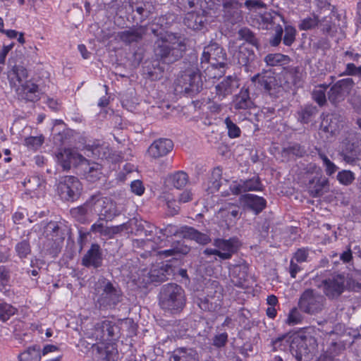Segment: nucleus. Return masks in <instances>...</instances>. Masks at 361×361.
I'll use <instances>...</instances> for the list:
<instances>
[{
	"instance_id": "nucleus-6",
	"label": "nucleus",
	"mask_w": 361,
	"mask_h": 361,
	"mask_svg": "<svg viewBox=\"0 0 361 361\" xmlns=\"http://www.w3.org/2000/svg\"><path fill=\"white\" fill-rule=\"evenodd\" d=\"M87 337L94 338L99 343L92 344L93 351H96L97 355L105 361H116L118 360V350L116 344L111 342H105L104 334L102 331H99L97 323L94 325L92 332L87 333Z\"/></svg>"
},
{
	"instance_id": "nucleus-33",
	"label": "nucleus",
	"mask_w": 361,
	"mask_h": 361,
	"mask_svg": "<svg viewBox=\"0 0 361 361\" xmlns=\"http://www.w3.org/2000/svg\"><path fill=\"white\" fill-rule=\"evenodd\" d=\"M255 56L254 51L243 44L233 54V60L240 66H246L250 61H252Z\"/></svg>"
},
{
	"instance_id": "nucleus-5",
	"label": "nucleus",
	"mask_w": 361,
	"mask_h": 361,
	"mask_svg": "<svg viewBox=\"0 0 361 361\" xmlns=\"http://www.w3.org/2000/svg\"><path fill=\"white\" fill-rule=\"evenodd\" d=\"M201 75L197 69H187L183 71L176 81V90L184 92L193 96L202 89Z\"/></svg>"
},
{
	"instance_id": "nucleus-32",
	"label": "nucleus",
	"mask_w": 361,
	"mask_h": 361,
	"mask_svg": "<svg viewBox=\"0 0 361 361\" xmlns=\"http://www.w3.org/2000/svg\"><path fill=\"white\" fill-rule=\"evenodd\" d=\"M219 214L221 218L224 219L227 226H230L235 224L240 218V207L235 204H228L224 207L220 209Z\"/></svg>"
},
{
	"instance_id": "nucleus-3",
	"label": "nucleus",
	"mask_w": 361,
	"mask_h": 361,
	"mask_svg": "<svg viewBox=\"0 0 361 361\" xmlns=\"http://www.w3.org/2000/svg\"><path fill=\"white\" fill-rule=\"evenodd\" d=\"M123 293L106 279L99 280L95 288V300L99 308H114L122 300Z\"/></svg>"
},
{
	"instance_id": "nucleus-15",
	"label": "nucleus",
	"mask_w": 361,
	"mask_h": 361,
	"mask_svg": "<svg viewBox=\"0 0 361 361\" xmlns=\"http://www.w3.org/2000/svg\"><path fill=\"white\" fill-rule=\"evenodd\" d=\"M252 82L257 89L262 92L272 94L271 90L275 89L276 80L271 71H263L251 78Z\"/></svg>"
},
{
	"instance_id": "nucleus-55",
	"label": "nucleus",
	"mask_w": 361,
	"mask_h": 361,
	"mask_svg": "<svg viewBox=\"0 0 361 361\" xmlns=\"http://www.w3.org/2000/svg\"><path fill=\"white\" fill-rule=\"evenodd\" d=\"M336 178L340 184L348 186L355 180V174L350 170H342L338 173Z\"/></svg>"
},
{
	"instance_id": "nucleus-9",
	"label": "nucleus",
	"mask_w": 361,
	"mask_h": 361,
	"mask_svg": "<svg viewBox=\"0 0 361 361\" xmlns=\"http://www.w3.org/2000/svg\"><path fill=\"white\" fill-rule=\"evenodd\" d=\"M82 186L79 180L71 176H65L59 183L58 191L62 200L74 201L81 192Z\"/></svg>"
},
{
	"instance_id": "nucleus-56",
	"label": "nucleus",
	"mask_w": 361,
	"mask_h": 361,
	"mask_svg": "<svg viewBox=\"0 0 361 361\" xmlns=\"http://www.w3.org/2000/svg\"><path fill=\"white\" fill-rule=\"evenodd\" d=\"M327 88V85H323L317 87L312 92V99L321 106L326 104V91Z\"/></svg>"
},
{
	"instance_id": "nucleus-19",
	"label": "nucleus",
	"mask_w": 361,
	"mask_h": 361,
	"mask_svg": "<svg viewBox=\"0 0 361 361\" xmlns=\"http://www.w3.org/2000/svg\"><path fill=\"white\" fill-rule=\"evenodd\" d=\"M173 148V142L167 138L154 140L148 149L150 157L157 159L167 155Z\"/></svg>"
},
{
	"instance_id": "nucleus-40",
	"label": "nucleus",
	"mask_w": 361,
	"mask_h": 361,
	"mask_svg": "<svg viewBox=\"0 0 361 361\" xmlns=\"http://www.w3.org/2000/svg\"><path fill=\"white\" fill-rule=\"evenodd\" d=\"M167 181L169 185L176 189H182L184 188L189 181L188 175L183 171H178L173 173L170 174L167 178Z\"/></svg>"
},
{
	"instance_id": "nucleus-60",
	"label": "nucleus",
	"mask_w": 361,
	"mask_h": 361,
	"mask_svg": "<svg viewBox=\"0 0 361 361\" xmlns=\"http://www.w3.org/2000/svg\"><path fill=\"white\" fill-rule=\"evenodd\" d=\"M224 123L228 130V136L230 138L233 139L240 136V128L235 123H233L229 117H227L225 119Z\"/></svg>"
},
{
	"instance_id": "nucleus-20",
	"label": "nucleus",
	"mask_w": 361,
	"mask_h": 361,
	"mask_svg": "<svg viewBox=\"0 0 361 361\" xmlns=\"http://www.w3.org/2000/svg\"><path fill=\"white\" fill-rule=\"evenodd\" d=\"M78 167L82 171L85 178L90 182H95L102 174V165L97 162H91L84 157Z\"/></svg>"
},
{
	"instance_id": "nucleus-49",
	"label": "nucleus",
	"mask_w": 361,
	"mask_h": 361,
	"mask_svg": "<svg viewBox=\"0 0 361 361\" xmlns=\"http://www.w3.org/2000/svg\"><path fill=\"white\" fill-rule=\"evenodd\" d=\"M319 158L322 161L326 174L331 176L338 170V166L331 161L321 149H316Z\"/></svg>"
},
{
	"instance_id": "nucleus-41",
	"label": "nucleus",
	"mask_w": 361,
	"mask_h": 361,
	"mask_svg": "<svg viewBox=\"0 0 361 361\" xmlns=\"http://www.w3.org/2000/svg\"><path fill=\"white\" fill-rule=\"evenodd\" d=\"M281 154L283 159L288 160L291 156L298 158L303 157L306 154V149L304 146L298 143H294L283 148Z\"/></svg>"
},
{
	"instance_id": "nucleus-13",
	"label": "nucleus",
	"mask_w": 361,
	"mask_h": 361,
	"mask_svg": "<svg viewBox=\"0 0 361 361\" xmlns=\"http://www.w3.org/2000/svg\"><path fill=\"white\" fill-rule=\"evenodd\" d=\"M229 276L234 286L241 287L246 281L248 264L244 259H239L237 263H229L228 266Z\"/></svg>"
},
{
	"instance_id": "nucleus-27",
	"label": "nucleus",
	"mask_w": 361,
	"mask_h": 361,
	"mask_svg": "<svg viewBox=\"0 0 361 361\" xmlns=\"http://www.w3.org/2000/svg\"><path fill=\"white\" fill-rule=\"evenodd\" d=\"M102 253L100 247L97 244H92L90 249L82 258V264L85 267H94L97 268L102 265Z\"/></svg>"
},
{
	"instance_id": "nucleus-7",
	"label": "nucleus",
	"mask_w": 361,
	"mask_h": 361,
	"mask_svg": "<svg viewBox=\"0 0 361 361\" xmlns=\"http://www.w3.org/2000/svg\"><path fill=\"white\" fill-rule=\"evenodd\" d=\"M325 298L323 295L312 290H305L301 295L298 307L301 311L309 314L320 312L324 305Z\"/></svg>"
},
{
	"instance_id": "nucleus-31",
	"label": "nucleus",
	"mask_w": 361,
	"mask_h": 361,
	"mask_svg": "<svg viewBox=\"0 0 361 361\" xmlns=\"http://www.w3.org/2000/svg\"><path fill=\"white\" fill-rule=\"evenodd\" d=\"M333 13H326V15L323 17L320 16L318 25V29L322 34L331 37L335 36L338 30V26L333 21Z\"/></svg>"
},
{
	"instance_id": "nucleus-14",
	"label": "nucleus",
	"mask_w": 361,
	"mask_h": 361,
	"mask_svg": "<svg viewBox=\"0 0 361 361\" xmlns=\"http://www.w3.org/2000/svg\"><path fill=\"white\" fill-rule=\"evenodd\" d=\"M324 291L326 295L331 299L339 297L345 289V277L343 275L337 274L331 279L323 281Z\"/></svg>"
},
{
	"instance_id": "nucleus-39",
	"label": "nucleus",
	"mask_w": 361,
	"mask_h": 361,
	"mask_svg": "<svg viewBox=\"0 0 361 361\" xmlns=\"http://www.w3.org/2000/svg\"><path fill=\"white\" fill-rule=\"evenodd\" d=\"M197 355L195 349L181 347L174 350L171 359L173 361H197Z\"/></svg>"
},
{
	"instance_id": "nucleus-44",
	"label": "nucleus",
	"mask_w": 361,
	"mask_h": 361,
	"mask_svg": "<svg viewBox=\"0 0 361 361\" xmlns=\"http://www.w3.org/2000/svg\"><path fill=\"white\" fill-rule=\"evenodd\" d=\"M40 347L39 345H33L29 347L24 352L18 355L19 361H40L41 353Z\"/></svg>"
},
{
	"instance_id": "nucleus-30",
	"label": "nucleus",
	"mask_w": 361,
	"mask_h": 361,
	"mask_svg": "<svg viewBox=\"0 0 361 361\" xmlns=\"http://www.w3.org/2000/svg\"><path fill=\"white\" fill-rule=\"evenodd\" d=\"M233 107L237 110L250 109L254 105L250 97L248 88L243 87L240 92L236 94L233 101Z\"/></svg>"
},
{
	"instance_id": "nucleus-45",
	"label": "nucleus",
	"mask_w": 361,
	"mask_h": 361,
	"mask_svg": "<svg viewBox=\"0 0 361 361\" xmlns=\"http://www.w3.org/2000/svg\"><path fill=\"white\" fill-rule=\"evenodd\" d=\"M321 14H318L315 11L313 12L312 16H307L302 19L298 24V28L300 30H310L316 27L318 28L319 16Z\"/></svg>"
},
{
	"instance_id": "nucleus-26",
	"label": "nucleus",
	"mask_w": 361,
	"mask_h": 361,
	"mask_svg": "<svg viewBox=\"0 0 361 361\" xmlns=\"http://www.w3.org/2000/svg\"><path fill=\"white\" fill-rule=\"evenodd\" d=\"M343 159L348 164H353L361 159V147L355 142H347L340 152Z\"/></svg>"
},
{
	"instance_id": "nucleus-64",
	"label": "nucleus",
	"mask_w": 361,
	"mask_h": 361,
	"mask_svg": "<svg viewBox=\"0 0 361 361\" xmlns=\"http://www.w3.org/2000/svg\"><path fill=\"white\" fill-rule=\"evenodd\" d=\"M15 250L18 256L21 259L27 257L31 252L30 243L25 240L17 243Z\"/></svg>"
},
{
	"instance_id": "nucleus-61",
	"label": "nucleus",
	"mask_w": 361,
	"mask_h": 361,
	"mask_svg": "<svg viewBox=\"0 0 361 361\" xmlns=\"http://www.w3.org/2000/svg\"><path fill=\"white\" fill-rule=\"evenodd\" d=\"M284 31L285 35L283 38V43L286 46L290 47L295 40L296 29L292 25H286Z\"/></svg>"
},
{
	"instance_id": "nucleus-62",
	"label": "nucleus",
	"mask_w": 361,
	"mask_h": 361,
	"mask_svg": "<svg viewBox=\"0 0 361 361\" xmlns=\"http://www.w3.org/2000/svg\"><path fill=\"white\" fill-rule=\"evenodd\" d=\"M12 74L15 76L17 81L18 82V85H21L27 81V71L26 68L21 66H15L12 70Z\"/></svg>"
},
{
	"instance_id": "nucleus-29",
	"label": "nucleus",
	"mask_w": 361,
	"mask_h": 361,
	"mask_svg": "<svg viewBox=\"0 0 361 361\" xmlns=\"http://www.w3.org/2000/svg\"><path fill=\"white\" fill-rule=\"evenodd\" d=\"M276 13L273 16L269 12H265L262 14L252 15L251 17L250 23L252 26L257 27L258 29L269 30L271 29L274 25V19Z\"/></svg>"
},
{
	"instance_id": "nucleus-16",
	"label": "nucleus",
	"mask_w": 361,
	"mask_h": 361,
	"mask_svg": "<svg viewBox=\"0 0 361 361\" xmlns=\"http://www.w3.org/2000/svg\"><path fill=\"white\" fill-rule=\"evenodd\" d=\"M147 28L145 26H133L123 31L118 32L116 38L126 45L138 43L145 35Z\"/></svg>"
},
{
	"instance_id": "nucleus-35",
	"label": "nucleus",
	"mask_w": 361,
	"mask_h": 361,
	"mask_svg": "<svg viewBox=\"0 0 361 361\" xmlns=\"http://www.w3.org/2000/svg\"><path fill=\"white\" fill-rule=\"evenodd\" d=\"M247 207L255 211L257 214L262 212L266 207V200L262 197L252 194H247L240 197Z\"/></svg>"
},
{
	"instance_id": "nucleus-52",
	"label": "nucleus",
	"mask_w": 361,
	"mask_h": 361,
	"mask_svg": "<svg viewBox=\"0 0 361 361\" xmlns=\"http://www.w3.org/2000/svg\"><path fill=\"white\" fill-rule=\"evenodd\" d=\"M10 281V273L5 266H0V291L8 295Z\"/></svg>"
},
{
	"instance_id": "nucleus-51",
	"label": "nucleus",
	"mask_w": 361,
	"mask_h": 361,
	"mask_svg": "<svg viewBox=\"0 0 361 361\" xmlns=\"http://www.w3.org/2000/svg\"><path fill=\"white\" fill-rule=\"evenodd\" d=\"M17 310L11 305L0 300V321L5 322L14 315Z\"/></svg>"
},
{
	"instance_id": "nucleus-25",
	"label": "nucleus",
	"mask_w": 361,
	"mask_h": 361,
	"mask_svg": "<svg viewBox=\"0 0 361 361\" xmlns=\"http://www.w3.org/2000/svg\"><path fill=\"white\" fill-rule=\"evenodd\" d=\"M206 16L204 11L199 12H188L183 20L184 25L189 29L200 30L204 27Z\"/></svg>"
},
{
	"instance_id": "nucleus-43",
	"label": "nucleus",
	"mask_w": 361,
	"mask_h": 361,
	"mask_svg": "<svg viewBox=\"0 0 361 361\" xmlns=\"http://www.w3.org/2000/svg\"><path fill=\"white\" fill-rule=\"evenodd\" d=\"M70 214L73 218L82 224L85 223L92 217L89 214V208L86 206V202L82 205L72 208L70 210Z\"/></svg>"
},
{
	"instance_id": "nucleus-47",
	"label": "nucleus",
	"mask_w": 361,
	"mask_h": 361,
	"mask_svg": "<svg viewBox=\"0 0 361 361\" xmlns=\"http://www.w3.org/2000/svg\"><path fill=\"white\" fill-rule=\"evenodd\" d=\"M264 61L270 66H281L288 63L290 58L282 54H269L265 56Z\"/></svg>"
},
{
	"instance_id": "nucleus-50",
	"label": "nucleus",
	"mask_w": 361,
	"mask_h": 361,
	"mask_svg": "<svg viewBox=\"0 0 361 361\" xmlns=\"http://www.w3.org/2000/svg\"><path fill=\"white\" fill-rule=\"evenodd\" d=\"M318 112V109L316 106L312 105H307L298 111L299 121L303 123H308L312 118L315 116Z\"/></svg>"
},
{
	"instance_id": "nucleus-18",
	"label": "nucleus",
	"mask_w": 361,
	"mask_h": 361,
	"mask_svg": "<svg viewBox=\"0 0 361 361\" xmlns=\"http://www.w3.org/2000/svg\"><path fill=\"white\" fill-rule=\"evenodd\" d=\"M207 295L203 298H199V306L203 310H211L213 305V300L217 298L216 300H220L221 298V288L219 286L216 281H213L210 286L206 287Z\"/></svg>"
},
{
	"instance_id": "nucleus-2",
	"label": "nucleus",
	"mask_w": 361,
	"mask_h": 361,
	"mask_svg": "<svg viewBox=\"0 0 361 361\" xmlns=\"http://www.w3.org/2000/svg\"><path fill=\"white\" fill-rule=\"evenodd\" d=\"M186 302L185 291L176 283L164 285L159 295V304L162 310L171 314L180 312Z\"/></svg>"
},
{
	"instance_id": "nucleus-21",
	"label": "nucleus",
	"mask_w": 361,
	"mask_h": 361,
	"mask_svg": "<svg viewBox=\"0 0 361 361\" xmlns=\"http://www.w3.org/2000/svg\"><path fill=\"white\" fill-rule=\"evenodd\" d=\"M215 246L219 248V258L228 259L237 252L238 249V240L235 238L228 240L217 239L215 240Z\"/></svg>"
},
{
	"instance_id": "nucleus-57",
	"label": "nucleus",
	"mask_w": 361,
	"mask_h": 361,
	"mask_svg": "<svg viewBox=\"0 0 361 361\" xmlns=\"http://www.w3.org/2000/svg\"><path fill=\"white\" fill-rule=\"evenodd\" d=\"M44 140V138L42 135L39 136L27 137L24 140V145L29 149L36 151L42 146Z\"/></svg>"
},
{
	"instance_id": "nucleus-37",
	"label": "nucleus",
	"mask_w": 361,
	"mask_h": 361,
	"mask_svg": "<svg viewBox=\"0 0 361 361\" xmlns=\"http://www.w3.org/2000/svg\"><path fill=\"white\" fill-rule=\"evenodd\" d=\"M161 236L156 238H145V239H136L133 241V247L142 248L146 252L150 253L159 247H161Z\"/></svg>"
},
{
	"instance_id": "nucleus-42",
	"label": "nucleus",
	"mask_w": 361,
	"mask_h": 361,
	"mask_svg": "<svg viewBox=\"0 0 361 361\" xmlns=\"http://www.w3.org/2000/svg\"><path fill=\"white\" fill-rule=\"evenodd\" d=\"M99 331H102L104 334V340L107 342L110 338L114 336L115 331L118 327L111 321L103 320L97 322Z\"/></svg>"
},
{
	"instance_id": "nucleus-17",
	"label": "nucleus",
	"mask_w": 361,
	"mask_h": 361,
	"mask_svg": "<svg viewBox=\"0 0 361 361\" xmlns=\"http://www.w3.org/2000/svg\"><path fill=\"white\" fill-rule=\"evenodd\" d=\"M341 123V118L338 114H326L324 116L321 122L320 130L326 134V138H329L338 133Z\"/></svg>"
},
{
	"instance_id": "nucleus-28",
	"label": "nucleus",
	"mask_w": 361,
	"mask_h": 361,
	"mask_svg": "<svg viewBox=\"0 0 361 361\" xmlns=\"http://www.w3.org/2000/svg\"><path fill=\"white\" fill-rule=\"evenodd\" d=\"M171 267L168 264L161 263L152 267L148 273L149 280L152 282H163L168 279L171 274Z\"/></svg>"
},
{
	"instance_id": "nucleus-23",
	"label": "nucleus",
	"mask_w": 361,
	"mask_h": 361,
	"mask_svg": "<svg viewBox=\"0 0 361 361\" xmlns=\"http://www.w3.org/2000/svg\"><path fill=\"white\" fill-rule=\"evenodd\" d=\"M239 80L236 76L228 75L215 87L216 94L220 99H224L238 88Z\"/></svg>"
},
{
	"instance_id": "nucleus-63",
	"label": "nucleus",
	"mask_w": 361,
	"mask_h": 361,
	"mask_svg": "<svg viewBox=\"0 0 361 361\" xmlns=\"http://www.w3.org/2000/svg\"><path fill=\"white\" fill-rule=\"evenodd\" d=\"M139 228L142 229L145 233V238H156L158 236L157 228L148 221H144L139 224Z\"/></svg>"
},
{
	"instance_id": "nucleus-54",
	"label": "nucleus",
	"mask_w": 361,
	"mask_h": 361,
	"mask_svg": "<svg viewBox=\"0 0 361 361\" xmlns=\"http://www.w3.org/2000/svg\"><path fill=\"white\" fill-rule=\"evenodd\" d=\"M239 38L248 42L249 44L258 48L259 42L258 39L255 37V34L248 28L243 27L238 32Z\"/></svg>"
},
{
	"instance_id": "nucleus-11",
	"label": "nucleus",
	"mask_w": 361,
	"mask_h": 361,
	"mask_svg": "<svg viewBox=\"0 0 361 361\" xmlns=\"http://www.w3.org/2000/svg\"><path fill=\"white\" fill-rule=\"evenodd\" d=\"M263 185L258 176H254L247 180L233 181L229 187L232 194L238 195L248 191H261Z\"/></svg>"
},
{
	"instance_id": "nucleus-46",
	"label": "nucleus",
	"mask_w": 361,
	"mask_h": 361,
	"mask_svg": "<svg viewBox=\"0 0 361 361\" xmlns=\"http://www.w3.org/2000/svg\"><path fill=\"white\" fill-rule=\"evenodd\" d=\"M102 221L103 220H99V219L97 222L91 226L90 231L94 233H99L103 235H107L111 233H118L120 231V227L122 226V225H121L119 226L109 228L104 226Z\"/></svg>"
},
{
	"instance_id": "nucleus-12",
	"label": "nucleus",
	"mask_w": 361,
	"mask_h": 361,
	"mask_svg": "<svg viewBox=\"0 0 361 361\" xmlns=\"http://www.w3.org/2000/svg\"><path fill=\"white\" fill-rule=\"evenodd\" d=\"M224 18L234 25L243 20L242 4L237 0H224L223 1Z\"/></svg>"
},
{
	"instance_id": "nucleus-59",
	"label": "nucleus",
	"mask_w": 361,
	"mask_h": 361,
	"mask_svg": "<svg viewBox=\"0 0 361 361\" xmlns=\"http://www.w3.org/2000/svg\"><path fill=\"white\" fill-rule=\"evenodd\" d=\"M204 72L205 76L210 78H217L221 77L225 73L226 66L221 67H212V65L204 66Z\"/></svg>"
},
{
	"instance_id": "nucleus-22",
	"label": "nucleus",
	"mask_w": 361,
	"mask_h": 361,
	"mask_svg": "<svg viewBox=\"0 0 361 361\" xmlns=\"http://www.w3.org/2000/svg\"><path fill=\"white\" fill-rule=\"evenodd\" d=\"M56 157L63 169L68 170L72 166H79L83 156L71 149H64L59 152Z\"/></svg>"
},
{
	"instance_id": "nucleus-1",
	"label": "nucleus",
	"mask_w": 361,
	"mask_h": 361,
	"mask_svg": "<svg viewBox=\"0 0 361 361\" xmlns=\"http://www.w3.org/2000/svg\"><path fill=\"white\" fill-rule=\"evenodd\" d=\"M185 50V44L180 37L166 32L157 38L154 54L160 63L171 64L178 61Z\"/></svg>"
},
{
	"instance_id": "nucleus-10",
	"label": "nucleus",
	"mask_w": 361,
	"mask_h": 361,
	"mask_svg": "<svg viewBox=\"0 0 361 361\" xmlns=\"http://www.w3.org/2000/svg\"><path fill=\"white\" fill-rule=\"evenodd\" d=\"M355 85L354 80L346 78L337 81L329 90L328 98L331 103L336 104L344 100Z\"/></svg>"
},
{
	"instance_id": "nucleus-8",
	"label": "nucleus",
	"mask_w": 361,
	"mask_h": 361,
	"mask_svg": "<svg viewBox=\"0 0 361 361\" xmlns=\"http://www.w3.org/2000/svg\"><path fill=\"white\" fill-rule=\"evenodd\" d=\"M200 63L201 68L208 65L224 68L226 65V54L217 43H211L204 48Z\"/></svg>"
},
{
	"instance_id": "nucleus-34",
	"label": "nucleus",
	"mask_w": 361,
	"mask_h": 361,
	"mask_svg": "<svg viewBox=\"0 0 361 361\" xmlns=\"http://www.w3.org/2000/svg\"><path fill=\"white\" fill-rule=\"evenodd\" d=\"M85 154L101 159H108L110 154V148L106 144L87 145L85 149Z\"/></svg>"
},
{
	"instance_id": "nucleus-48",
	"label": "nucleus",
	"mask_w": 361,
	"mask_h": 361,
	"mask_svg": "<svg viewBox=\"0 0 361 361\" xmlns=\"http://www.w3.org/2000/svg\"><path fill=\"white\" fill-rule=\"evenodd\" d=\"M314 11L318 14L334 13L335 7L330 3V0H312Z\"/></svg>"
},
{
	"instance_id": "nucleus-58",
	"label": "nucleus",
	"mask_w": 361,
	"mask_h": 361,
	"mask_svg": "<svg viewBox=\"0 0 361 361\" xmlns=\"http://www.w3.org/2000/svg\"><path fill=\"white\" fill-rule=\"evenodd\" d=\"M302 320V314L298 309L294 307L290 310L286 322L289 326H294L301 324Z\"/></svg>"
},
{
	"instance_id": "nucleus-36",
	"label": "nucleus",
	"mask_w": 361,
	"mask_h": 361,
	"mask_svg": "<svg viewBox=\"0 0 361 361\" xmlns=\"http://www.w3.org/2000/svg\"><path fill=\"white\" fill-rule=\"evenodd\" d=\"M329 181L326 178H316L310 180L308 191L312 197H319L324 195L328 188Z\"/></svg>"
},
{
	"instance_id": "nucleus-4",
	"label": "nucleus",
	"mask_w": 361,
	"mask_h": 361,
	"mask_svg": "<svg viewBox=\"0 0 361 361\" xmlns=\"http://www.w3.org/2000/svg\"><path fill=\"white\" fill-rule=\"evenodd\" d=\"M86 206L88 207L89 214L92 217L97 215L99 220L111 221L118 215L116 206L110 199L99 193L93 195L87 200Z\"/></svg>"
},
{
	"instance_id": "nucleus-24",
	"label": "nucleus",
	"mask_w": 361,
	"mask_h": 361,
	"mask_svg": "<svg viewBox=\"0 0 361 361\" xmlns=\"http://www.w3.org/2000/svg\"><path fill=\"white\" fill-rule=\"evenodd\" d=\"M16 92L21 99L28 102H35L39 99L38 86L30 81H25L24 84L18 85Z\"/></svg>"
},
{
	"instance_id": "nucleus-38",
	"label": "nucleus",
	"mask_w": 361,
	"mask_h": 361,
	"mask_svg": "<svg viewBox=\"0 0 361 361\" xmlns=\"http://www.w3.org/2000/svg\"><path fill=\"white\" fill-rule=\"evenodd\" d=\"M182 233L183 234V238L193 240L199 244L206 245L211 241L207 234L201 233L190 226H183Z\"/></svg>"
},
{
	"instance_id": "nucleus-53",
	"label": "nucleus",
	"mask_w": 361,
	"mask_h": 361,
	"mask_svg": "<svg viewBox=\"0 0 361 361\" xmlns=\"http://www.w3.org/2000/svg\"><path fill=\"white\" fill-rule=\"evenodd\" d=\"M182 230H183V226L178 227L175 225L169 224L164 228L159 229V233L166 238L176 236L183 238Z\"/></svg>"
}]
</instances>
